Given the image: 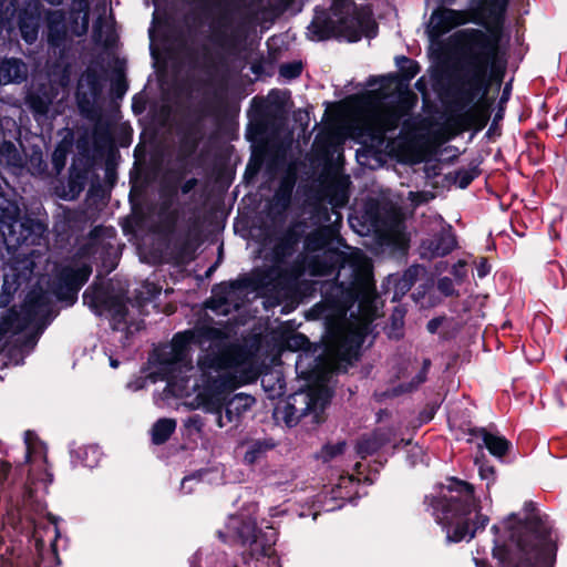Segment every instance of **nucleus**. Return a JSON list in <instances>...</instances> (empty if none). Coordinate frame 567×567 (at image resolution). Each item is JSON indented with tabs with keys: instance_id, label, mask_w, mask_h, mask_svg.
Listing matches in <instances>:
<instances>
[{
	"instance_id": "f257e3e1",
	"label": "nucleus",
	"mask_w": 567,
	"mask_h": 567,
	"mask_svg": "<svg viewBox=\"0 0 567 567\" xmlns=\"http://www.w3.org/2000/svg\"><path fill=\"white\" fill-rule=\"evenodd\" d=\"M225 339L217 328L186 330L158 353V373L167 382V392L189 399L190 410L215 415L220 429L238 423L254 405L251 395H231V391L257 377L247 354L224 349Z\"/></svg>"
},
{
	"instance_id": "f03ea898",
	"label": "nucleus",
	"mask_w": 567,
	"mask_h": 567,
	"mask_svg": "<svg viewBox=\"0 0 567 567\" xmlns=\"http://www.w3.org/2000/svg\"><path fill=\"white\" fill-rule=\"evenodd\" d=\"M91 272L89 265L72 262L59 270L50 291L41 288L29 291L20 312L12 308L0 319V351L10 343L32 349L43 329V320L50 313L51 295L59 300L74 301Z\"/></svg>"
},
{
	"instance_id": "7ed1b4c3",
	"label": "nucleus",
	"mask_w": 567,
	"mask_h": 567,
	"mask_svg": "<svg viewBox=\"0 0 567 567\" xmlns=\"http://www.w3.org/2000/svg\"><path fill=\"white\" fill-rule=\"evenodd\" d=\"M493 556L506 567H553L556 546L551 536L533 523H520L509 515L502 525H494ZM476 567H483L475 559Z\"/></svg>"
},
{
	"instance_id": "20e7f679",
	"label": "nucleus",
	"mask_w": 567,
	"mask_h": 567,
	"mask_svg": "<svg viewBox=\"0 0 567 567\" xmlns=\"http://www.w3.org/2000/svg\"><path fill=\"white\" fill-rule=\"evenodd\" d=\"M432 515L446 530L449 542L471 539L484 528L488 517L481 514L474 497V488L464 481L451 477L426 496Z\"/></svg>"
},
{
	"instance_id": "39448f33",
	"label": "nucleus",
	"mask_w": 567,
	"mask_h": 567,
	"mask_svg": "<svg viewBox=\"0 0 567 567\" xmlns=\"http://www.w3.org/2000/svg\"><path fill=\"white\" fill-rule=\"evenodd\" d=\"M319 316L327 320L324 360L322 365L327 373L342 368V363H351L370 330L372 316L364 312L352 320L346 319V308L337 307L334 318L330 319L324 306H318Z\"/></svg>"
},
{
	"instance_id": "423d86ee",
	"label": "nucleus",
	"mask_w": 567,
	"mask_h": 567,
	"mask_svg": "<svg viewBox=\"0 0 567 567\" xmlns=\"http://www.w3.org/2000/svg\"><path fill=\"white\" fill-rule=\"evenodd\" d=\"M463 55L473 68L472 75L463 81L466 86L467 101L472 102L481 90L489 65H495L501 53L502 29L498 23L486 32L477 29H465L455 32L452 38Z\"/></svg>"
},
{
	"instance_id": "0eeeda50",
	"label": "nucleus",
	"mask_w": 567,
	"mask_h": 567,
	"mask_svg": "<svg viewBox=\"0 0 567 567\" xmlns=\"http://www.w3.org/2000/svg\"><path fill=\"white\" fill-rule=\"evenodd\" d=\"M354 3L351 0H331L332 17L324 10H316L315 18L308 27L307 35L312 41H322L331 37H342L350 42L374 35V22L370 17H354Z\"/></svg>"
},
{
	"instance_id": "6e6552de",
	"label": "nucleus",
	"mask_w": 567,
	"mask_h": 567,
	"mask_svg": "<svg viewBox=\"0 0 567 567\" xmlns=\"http://www.w3.org/2000/svg\"><path fill=\"white\" fill-rule=\"evenodd\" d=\"M218 536L224 542L228 539L239 542L256 557H270L277 540V534L272 527L267 526L265 532L257 528L255 508L229 516L225 530H219Z\"/></svg>"
},
{
	"instance_id": "1a4fd4ad",
	"label": "nucleus",
	"mask_w": 567,
	"mask_h": 567,
	"mask_svg": "<svg viewBox=\"0 0 567 567\" xmlns=\"http://www.w3.org/2000/svg\"><path fill=\"white\" fill-rule=\"evenodd\" d=\"M337 257L340 261L337 279L341 286L351 292L357 299L361 298L363 303H370L374 298V284L372 280V266L365 254L358 248L350 249L349 252L338 255L331 251H324V257Z\"/></svg>"
},
{
	"instance_id": "9d476101",
	"label": "nucleus",
	"mask_w": 567,
	"mask_h": 567,
	"mask_svg": "<svg viewBox=\"0 0 567 567\" xmlns=\"http://www.w3.org/2000/svg\"><path fill=\"white\" fill-rule=\"evenodd\" d=\"M408 114V106L399 104L395 106H385L381 103L371 101L364 102V113L362 114V124L368 131L372 141L382 144L385 134L394 131L403 116Z\"/></svg>"
},
{
	"instance_id": "9b49d317",
	"label": "nucleus",
	"mask_w": 567,
	"mask_h": 567,
	"mask_svg": "<svg viewBox=\"0 0 567 567\" xmlns=\"http://www.w3.org/2000/svg\"><path fill=\"white\" fill-rule=\"evenodd\" d=\"M34 251L22 252L8 265L3 285L0 292V307H7L14 299V295L22 289L28 287L34 269L33 260Z\"/></svg>"
},
{
	"instance_id": "f8f14e48",
	"label": "nucleus",
	"mask_w": 567,
	"mask_h": 567,
	"mask_svg": "<svg viewBox=\"0 0 567 567\" xmlns=\"http://www.w3.org/2000/svg\"><path fill=\"white\" fill-rule=\"evenodd\" d=\"M0 230L8 246H22L28 243L31 226L20 220L17 204L0 199Z\"/></svg>"
},
{
	"instance_id": "ddd939ff",
	"label": "nucleus",
	"mask_w": 567,
	"mask_h": 567,
	"mask_svg": "<svg viewBox=\"0 0 567 567\" xmlns=\"http://www.w3.org/2000/svg\"><path fill=\"white\" fill-rule=\"evenodd\" d=\"M472 20H474V14L471 11L436 9L430 17L427 33L432 40H436L454 28L466 24Z\"/></svg>"
},
{
	"instance_id": "4468645a",
	"label": "nucleus",
	"mask_w": 567,
	"mask_h": 567,
	"mask_svg": "<svg viewBox=\"0 0 567 567\" xmlns=\"http://www.w3.org/2000/svg\"><path fill=\"white\" fill-rule=\"evenodd\" d=\"M329 398L330 393L328 388L322 386L316 390L296 393L292 396L290 406L293 408L296 412H299L300 415L315 413L317 416L318 413L324 409Z\"/></svg>"
},
{
	"instance_id": "2eb2a0df",
	"label": "nucleus",
	"mask_w": 567,
	"mask_h": 567,
	"mask_svg": "<svg viewBox=\"0 0 567 567\" xmlns=\"http://www.w3.org/2000/svg\"><path fill=\"white\" fill-rule=\"evenodd\" d=\"M83 299L85 303L94 309L97 308L99 303L103 302L114 329H120L122 324L126 323L127 307L122 297H112L104 300L100 291L93 297L89 291H85Z\"/></svg>"
},
{
	"instance_id": "dca6fc26",
	"label": "nucleus",
	"mask_w": 567,
	"mask_h": 567,
	"mask_svg": "<svg viewBox=\"0 0 567 567\" xmlns=\"http://www.w3.org/2000/svg\"><path fill=\"white\" fill-rule=\"evenodd\" d=\"M456 246V240L451 227L442 226L441 230L433 238L422 241L421 254L425 258L442 257L450 254Z\"/></svg>"
},
{
	"instance_id": "f3484780",
	"label": "nucleus",
	"mask_w": 567,
	"mask_h": 567,
	"mask_svg": "<svg viewBox=\"0 0 567 567\" xmlns=\"http://www.w3.org/2000/svg\"><path fill=\"white\" fill-rule=\"evenodd\" d=\"M40 6L38 0H30L27 8L19 13V28L22 38L28 43H33L38 38Z\"/></svg>"
},
{
	"instance_id": "a211bd4d",
	"label": "nucleus",
	"mask_w": 567,
	"mask_h": 567,
	"mask_svg": "<svg viewBox=\"0 0 567 567\" xmlns=\"http://www.w3.org/2000/svg\"><path fill=\"white\" fill-rule=\"evenodd\" d=\"M210 41L220 48L230 47L235 42V28L227 16H221L210 24Z\"/></svg>"
},
{
	"instance_id": "6ab92c4d",
	"label": "nucleus",
	"mask_w": 567,
	"mask_h": 567,
	"mask_svg": "<svg viewBox=\"0 0 567 567\" xmlns=\"http://www.w3.org/2000/svg\"><path fill=\"white\" fill-rule=\"evenodd\" d=\"M381 237L386 245L395 248L404 249L408 246L409 238L405 233L404 221L399 214H395L385 225Z\"/></svg>"
},
{
	"instance_id": "aec40b11",
	"label": "nucleus",
	"mask_w": 567,
	"mask_h": 567,
	"mask_svg": "<svg viewBox=\"0 0 567 567\" xmlns=\"http://www.w3.org/2000/svg\"><path fill=\"white\" fill-rule=\"evenodd\" d=\"M52 87L40 89L39 91H31L27 96V104L33 112L37 121H40L49 112L50 105L53 102Z\"/></svg>"
},
{
	"instance_id": "412c9836",
	"label": "nucleus",
	"mask_w": 567,
	"mask_h": 567,
	"mask_svg": "<svg viewBox=\"0 0 567 567\" xmlns=\"http://www.w3.org/2000/svg\"><path fill=\"white\" fill-rule=\"evenodd\" d=\"M27 74V65L21 60L7 59L0 62V84L21 82Z\"/></svg>"
},
{
	"instance_id": "4be33fe9",
	"label": "nucleus",
	"mask_w": 567,
	"mask_h": 567,
	"mask_svg": "<svg viewBox=\"0 0 567 567\" xmlns=\"http://www.w3.org/2000/svg\"><path fill=\"white\" fill-rule=\"evenodd\" d=\"M24 443L27 447L25 462L34 464L37 462L44 464L47 462L45 449L41 442L38 441L35 435L27 432L24 435Z\"/></svg>"
},
{
	"instance_id": "5701e85b",
	"label": "nucleus",
	"mask_w": 567,
	"mask_h": 567,
	"mask_svg": "<svg viewBox=\"0 0 567 567\" xmlns=\"http://www.w3.org/2000/svg\"><path fill=\"white\" fill-rule=\"evenodd\" d=\"M71 454L79 463L90 468L97 466L102 457V452L96 445L80 446L72 450Z\"/></svg>"
},
{
	"instance_id": "b1692460",
	"label": "nucleus",
	"mask_w": 567,
	"mask_h": 567,
	"mask_svg": "<svg viewBox=\"0 0 567 567\" xmlns=\"http://www.w3.org/2000/svg\"><path fill=\"white\" fill-rule=\"evenodd\" d=\"M359 483L352 475H342L339 477L338 483L331 489L332 498L334 499H351L352 495L357 493Z\"/></svg>"
},
{
	"instance_id": "393cba45",
	"label": "nucleus",
	"mask_w": 567,
	"mask_h": 567,
	"mask_svg": "<svg viewBox=\"0 0 567 567\" xmlns=\"http://www.w3.org/2000/svg\"><path fill=\"white\" fill-rule=\"evenodd\" d=\"M176 429L174 419H159L152 427V441L155 444H163L168 440Z\"/></svg>"
},
{
	"instance_id": "a878e982",
	"label": "nucleus",
	"mask_w": 567,
	"mask_h": 567,
	"mask_svg": "<svg viewBox=\"0 0 567 567\" xmlns=\"http://www.w3.org/2000/svg\"><path fill=\"white\" fill-rule=\"evenodd\" d=\"M480 434L491 454L501 457L507 452L508 442L504 437L494 435L485 429H481Z\"/></svg>"
},
{
	"instance_id": "bb28decb",
	"label": "nucleus",
	"mask_w": 567,
	"mask_h": 567,
	"mask_svg": "<svg viewBox=\"0 0 567 567\" xmlns=\"http://www.w3.org/2000/svg\"><path fill=\"white\" fill-rule=\"evenodd\" d=\"M385 441L386 439L384 435L379 433L362 437L357 445V452L362 458H364L365 456L377 452Z\"/></svg>"
},
{
	"instance_id": "cd10ccee",
	"label": "nucleus",
	"mask_w": 567,
	"mask_h": 567,
	"mask_svg": "<svg viewBox=\"0 0 567 567\" xmlns=\"http://www.w3.org/2000/svg\"><path fill=\"white\" fill-rule=\"evenodd\" d=\"M274 445L267 441H254L249 443L248 449L244 455V461L248 464H254L260 460L268 450Z\"/></svg>"
},
{
	"instance_id": "c85d7f7f",
	"label": "nucleus",
	"mask_w": 567,
	"mask_h": 567,
	"mask_svg": "<svg viewBox=\"0 0 567 567\" xmlns=\"http://www.w3.org/2000/svg\"><path fill=\"white\" fill-rule=\"evenodd\" d=\"M346 446V442L327 444L321 449L320 453L318 454V458H320L324 463L336 461L339 456L343 454Z\"/></svg>"
},
{
	"instance_id": "c756f323",
	"label": "nucleus",
	"mask_w": 567,
	"mask_h": 567,
	"mask_svg": "<svg viewBox=\"0 0 567 567\" xmlns=\"http://www.w3.org/2000/svg\"><path fill=\"white\" fill-rule=\"evenodd\" d=\"M327 245V238L321 230L310 233L305 239V249L308 252L322 250Z\"/></svg>"
},
{
	"instance_id": "7c9ffc66",
	"label": "nucleus",
	"mask_w": 567,
	"mask_h": 567,
	"mask_svg": "<svg viewBox=\"0 0 567 567\" xmlns=\"http://www.w3.org/2000/svg\"><path fill=\"white\" fill-rule=\"evenodd\" d=\"M396 63L408 79H412L419 73V65L405 56L396 58Z\"/></svg>"
},
{
	"instance_id": "2f4dec72",
	"label": "nucleus",
	"mask_w": 567,
	"mask_h": 567,
	"mask_svg": "<svg viewBox=\"0 0 567 567\" xmlns=\"http://www.w3.org/2000/svg\"><path fill=\"white\" fill-rule=\"evenodd\" d=\"M308 344V339L301 333L292 334L286 340V347L291 351L303 350Z\"/></svg>"
},
{
	"instance_id": "473e14b6",
	"label": "nucleus",
	"mask_w": 567,
	"mask_h": 567,
	"mask_svg": "<svg viewBox=\"0 0 567 567\" xmlns=\"http://www.w3.org/2000/svg\"><path fill=\"white\" fill-rule=\"evenodd\" d=\"M18 156V151L13 143L2 142L0 143V157L4 158L9 164H14Z\"/></svg>"
},
{
	"instance_id": "72a5a7b5",
	"label": "nucleus",
	"mask_w": 567,
	"mask_h": 567,
	"mask_svg": "<svg viewBox=\"0 0 567 567\" xmlns=\"http://www.w3.org/2000/svg\"><path fill=\"white\" fill-rule=\"evenodd\" d=\"M331 266L327 262H318L315 260H311L307 264L306 269L308 272L312 276H326L331 272Z\"/></svg>"
},
{
	"instance_id": "f704fd0d",
	"label": "nucleus",
	"mask_w": 567,
	"mask_h": 567,
	"mask_svg": "<svg viewBox=\"0 0 567 567\" xmlns=\"http://www.w3.org/2000/svg\"><path fill=\"white\" fill-rule=\"evenodd\" d=\"M348 202V194L346 189L344 183L338 184V189L336 195L330 199V203L333 207L344 206Z\"/></svg>"
},
{
	"instance_id": "c9c22d12",
	"label": "nucleus",
	"mask_w": 567,
	"mask_h": 567,
	"mask_svg": "<svg viewBox=\"0 0 567 567\" xmlns=\"http://www.w3.org/2000/svg\"><path fill=\"white\" fill-rule=\"evenodd\" d=\"M279 73L286 79L297 78L301 73V65L299 63L282 64Z\"/></svg>"
},
{
	"instance_id": "e433bc0d",
	"label": "nucleus",
	"mask_w": 567,
	"mask_h": 567,
	"mask_svg": "<svg viewBox=\"0 0 567 567\" xmlns=\"http://www.w3.org/2000/svg\"><path fill=\"white\" fill-rule=\"evenodd\" d=\"M63 22H64V17L60 11H54L49 14V23H50V31H51L50 41L51 42L54 41L53 35H52L53 30H58L60 24L62 25V29H64Z\"/></svg>"
},
{
	"instance_id": "4c0bfd02",
	"label": "nucleus",
	"mask_w": 567,
	"mask_h": 567,
	"mask_svg": "<svg viewBox=\"0 0 567 567\" xmlns=\"http://www.w3.org/2000/svg\"><path fill=\"white\" fill-rule=\"evenodd\" d=\"M84 83H87L90 86H91V94L93 97L97 96V94L100 93V87L97 86V83H96V80L93 75H91L90 73H87L86 75H84L81 80H80V89H82L84 86Z\"/></svg>"
},
{
	"instance_id": "58836bf2",
	"label": "nucleus",
	"mask_w": 567,
	"mask_h": 567,
	"mask_svg": "<svg viewBox=\"0 0 567 567\" xmlns=\"http://www.w3.org/2000/svg\"><path fill=\"white\" fill-rule=\"evenodd\" d=\"M475 174L471 171H460L457 172V183L461 188L467 187L471 182L474 179Z\"/></svg>"
},
{
	"instance_id": "ea45409f",
	"label": "nucleus",
	"mask_w": 567,
	"mask_h": 567,
	"mask_svg": "<svg viewBox=\"0 0 567 567\" xmlns=\"http://www.w3.org/2000/svg\"><path fill=\"white\" fill-rule=\"evenodd\" d=\"M433 196L430 195L429 193H415V192H410L409 193V199L411 200V203L414 205V206H419L423 203H426L429 202Z\"/></svg>"
},
{
	"instance_id": "a19ab883",
	"label": "nucleus",
	"mask_w": 567,
	"mask_h": 567,
	"mask_svg": "<svg viewBox=\"0 0 567 567\" xmlns=\"http://www.w3.org/2000/svg\"><path fill=\"white\" fill-rule=\"evenodd\" d=\"M439 290L445 296H451L454 293V285L452 279L444 277L441 278L437 282Z\"/></svg>"
},
{
	"instance_id": "79ce46f5",
	"label": "nucleus",
	"mask_w": 567,
	"mask_h": 567,
	"mask_svg": "<svg viewBox=\"0 0 567 567\" xmlns=\"http://www.w3.org/2000/svg\"><path fill=\"white\" fill-rule=\"evenodd\" d=\"M429 365H430V362L429 361H424L423 369L415 377V383L413 384V388H416L417 385H420L421 383H423L425 381V377H426V372L429 370Z\"/></svg>"
},
{
	"instance_id": "37998d69",
	"label": "nucleus",
	"mask_w": 567,
	"mask_h": 567,
	"mask_svg": "<svg viewBox=\"0 0 567 567\" xmlns=\"http://www.w3.org/2000/svg\"><path fill=\"white\" fill-rule=\"evenodd\" d=\"M185 425L188 427H195L197 431H200L203 427L202 417L199 415H194L186 421Z\"/></svg>"
},
{
	"instance_id": "c03bdc74",
	"label": "nucleus",
	"mask_w": 567,
	"mask_h": 567,
	"mask_svg": "<svg viewBox=\"0 0 567 567\" xmlns=\"http://www.w3.org/2000/svg\"><path fill=\"white\" fill-rule=\"evenodd\" d=\"M476 270H477V276L480 278L485 277L489 272V270H491V268H489V266L487 264V260L486 259H481V261L478 262V265L476 267Z\"/></svg>"
},
{
	"instance_id": "a18cd8bd",
	"label": "nucleus",
	"mask_w": 567,
	"mask_h": 567,
	"mask_svg": "<svg viewBox=\"0 0 567 567\" xmlns=\"http://www.w3.org/2000/svg\"><path fill=\"white\" fill-rule=\"evenodd\" d=\"M493 474H494V470L493 467H489V466H481L480 467V476L483 478V480H491L493 477Z\"/></svg>"
},
{
	"instance_id": "49530a36",
	"label": "nucleus",
	"mask_w": 567,
	"mask_h": 567,
	"mask_svg": "<svg viewBox=\"0 0 567 567\" xmlns=\"http://www.w3.org/2000/svg\"><path fill=\"white\" fill-rule=\"evenodd\" d=\"M43 492H47L48 485L52 482V475L44 468V476L40 478Z\"/></svg>"
},
{
	"instance_id": "de8ad7c7",
	"label": "nucleus",
	"mask_w": 567,
	"mask_h": 567,
	"mask_svg": "<svg viewBox=\"0 0 567 567\" xmlns=\"http://www.w3.org/2000/svg\"><path fill=\"white\" fill-rule=\"evenodd\" d=\"M9 471H10L9 464H6V463L0 464V483H2L7 478Z\"/></svg>"
},
{
	"instance_id": "09e8293b",
	"label": "nucleus",
	"mask_w": 567,
	"mask_h": 567,
	"mask_svg": "<svg viewBox=\"0 0 567 567\" xmlns=\"http://www.w3.org/2000/svg\"><path fill=\"white\" fill-rule=\"evenodd\" d=\"M49 519L54 525L55 538H58L59 535H60V532H59V528H58V520H59V518L56 516L50 514L49 515ZM54 540H56V539H54ZM54 545H55V542H53L52 546H54Z\"/></svg>"
},
{
	"instance_id": "8fccbe9b",
	"label": "nucleus",
	"mask_w": 567,
	"mask_h": 567,
	"mask_svg": "<svg viewBox=\"0 0 567 567\" xmlns=\"http://www.w3.org/2000/svg\"><path fill=\"white\" fill-rule=\"evenodd\" d=\"M29 481H30L29 496L32 497V494L38 491L33 473L30 474Z\"/></svg>"
},
{
	"instance_id": "3c124183",
	"label": "nucleus",
	"mask_w": 567,
	"mask_h": 567,
	"mask_svg": "<svg viewBox=\"0 0 567 567\" xmlns=\"http://www.w3.org/2000/svg\"><path fill=\"white\" fill-rule=\"evenodd\" d=\"M196 477L195 476H189V477H185L183 481H182V489L185 491L186 493H189L192 489L188 488V484L193 481H195Z\"/></svg>"
},
{
	"instance_id": "603ef678",
	"label": "nucleus",
	"mask_w": 567,
	"mask_h": 567,
	"mask_svg": "<svg viewBox=\"0 0 567 567\" xmlns=\"http://www.w3.org/2000/svg\"><path fill=\"white\" fill-rule=\"evenodd\" d=\"M291 188H292V186L290 184L281 186V190L284 192V195H285V200L289 199L290 193H291Z\"/></svg>"
},
{
	"instance_id": "864d4df0",
	"label": "nucleus",
	"mask_w": 567,
	"mask_h": 567,
	"mask_svg": "<svg viewBox=\"0 0 567 567\" xmlns=\"http://www.w3.org/2000/svg\"><path fill=\"white\" fill-rule=\"evenodd\" d=\"M504 10H505V1H504V0H502V1L497 2L496 7H495V13L498 16V14H501Z\"/></svg>"
},
{
	"instance_id": "5fc2aeb1",
	"label": "nucleus",
	"mask_w": 567,
	"mask_h": 567,
	"mask_svg": "<svg viewBox=\"0 0 567 567\" xmlns=\"http://www.w3.org/2000/svg\"><path fill=\"white\" fill-rule=\"evenodd\" d=\"M437 327V322L435 320H431L427 324V329L431 331V332H434L435 329Z\"/></svg>"
},
{
	"instance_id": "6e6d98bb",
	"label": "nucleus",
	"mask_w": 567,
	"mask_h": 567,
	"mask_svg": "<svg viewBox=\"0 0 567 567\" xmlns=\"http://www.w3.org/2000/svg\"><path fill=\"white\" fill-rule=\"evenodd\" d=\"M118 361L112 357H110V365L113 368V369H116L118 367Z\"/></svg>"
},
{
	"instance_id": "4d7b16f0",
	"label": "nucleus",
	"mask_w": 567,
	"mask_h": 567,
	"mask_svg": "<svg viewBox=\"0 0 567 567\" xmlns=\"http://www.w3.org/2000/svg\"><path fill=\"white\" fill-rule=\"evenodd\" d=\"M48 2H50L51 4H59L61 2V0H47Z\"/></svg>"
},
{
	"instance_id": "13d9d810",
	"label": "nucleus",
	"mask_w": 567,
	"mask_h": 567,
	"mask_svg": "<svg viewBox=\"0 0 567 567\" xmlns=\"http://www.w3.org/2000/svg\"><path fill=\"white\" fill-rule=\"evenodd\" d=\"M33 226H34V227H37V229H38L39 231H42V230H43V228H42V225H41V224H34Z\"/></svg>"
},
{
	"instance_id": "bf43d9fd",
	"label": "nucleus",
	"mask_w": 567,
	"mask_h": 567,
	"mask_svg": "<svg viewBox=\"0 0 567 567\" xmlns=\"http://www.w3.org/2000/svg\"><path fill=\"white\" fill-rule=\"evenodd\" d=\"M505 95H508V86H505V89H504L503 97H505Z\"/></svg>"
},
{
	"instance_id": "052dcab7",
	"label": "nucleus",
	"mask_w": 567,
	"mask_h": 567,
	"mask_svg": "<svg viewBox=\"0 0 567 567\" xmlns=\"http://www.w3.org/2000/svg\"><path fill=\"white\" fill-rule=\"evenodd\" d=\"M349 221H350L351 226H352V227H354V225H353V218H350V219H349Z\"/></svg>"
},
{
	"instance_id": "680f3d73",
	"label": "nucleus",
	"mask_w": 567,
	"mask_h": 567,
	"mask_svg": "<svg viewBox=\"0 0 567 567\" xmlns=\"http://www.w3.org/2000/svg\"><path fill=\"white\" fill-rule=\"evenodd\" d=\"M334 507H328L326 511L329 512V511H333Z\"/></svg>"
},
{
	"instance_id": "e2e57ef3",
	"label": "nucleus",
	"mask_w": 567,
	"mask_h": 567,
	"mask_svg": "<svg viewBox=\"0 0 567 567\" xmlns=\"http://www.w3.org/2000/svg\"><path fill=\"white\" fill-rule=\"evenodd\" d=\"M192 567H195L194 563H192Z\"/></svg>"
}]
</instances>
